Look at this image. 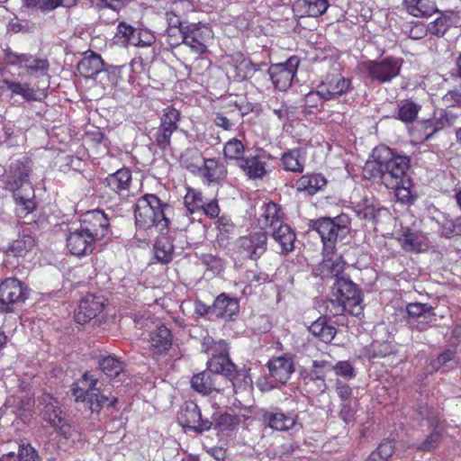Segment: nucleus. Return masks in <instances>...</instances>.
Listing matches in <instances>:
<instances>
[{
	"mask_svg": "<svg viewBox=\"0 0 461 461\" xmlns=\"http://www.w3.org/2000/svg\"><path fill=\"white\" fill-rule=\"evenodd\" d=\"M212 312L220 318H231L239 312V302L237 299L230 298L225 294H221L215 299Z\"/></svg>",
	"mask_w": 461,
	"mask_h": 461,
	"instance_id": "473e14b6",
	"label": "nucleus"
},
{
	"mask_svg": "<svg viewBox=\"0 0 461 461\" xmlns=\"http://www.w3.org/2000/svg\"><path fill=\"white\" fill-rule=\"evenodd\" d=\"M393 451L394 447L393 442L384 441L378 446L375 451L368 456L366 461H377L378 458L385 461L393 455Z\"/></svg>",
	"mask_w": 461,
	"mask_h": 461,
	"instance_id": "4d7b16f0",
	"label": "nucleus"
},
{
	"mask_svg": "<svg viewBox=\"0 0 461 461\" xmlns=\"http://www.w3.org/2000/svg\"><path fill=\"white\" fill-rule=\"evenodd\" d=\"M267 248L266 231H254L240 237L235 242L236 252L244 258L258 259Z\"/></svg>",
	"mask_w": 461,
	"mask_h": 461,
	"instance_id": "6e6552de",
	"label": "nucleus"
},
{
	"mask_svg": "<svg viewBox=\"0 0 461 461\" xmlns=\"http://www.w3.org/2000/svg\"><path fill=\"white\" fill-rule=\"evenodd\" d=\"M320 94L323 100H332L351 89V80L341 75H331L323 80L319 86Z\"/></svg>",
	"mask_w": 461,
	"mask_h": 461,
	"instance_id": "4be33fe9",
	"label": "nucleus"
},
{
	"mask_svg": "<svg viewBox=\"0 0 461 461\" xmlns=\"http://www.w3.org/2000/svg\"><path fill=\"white\" fill-rule=\"evenodd\" d=\"M28 7H38L42 11H51L60 5V0H23Z\"/></svg>",
	"mask_w": 461,
	"mask_h": 461,
	"instance_id": "052dcab7",
	"label": "nucleus"
},
{
	"mask_svg": "<svg viewBox=\"0 0 461 461\" xmlns=\"http://www.w3.org/2000/svg\"><path fill=\"white\" fill-rule=\"evenodd\" d=\"M427 25L429 34L437 37H442L451 27L452 19L450 15L441 14L437 19Z\"/></svg>",
	"mask_w": 461,
	"mask_h": 461,
	"instance_id": "09e8293b",
	"label": "nucleus"
},
{
	"mask_svg": "<svg viewBox=\"0 0 461 461\" xmlns=\"http://www.w3.org/2000/svg\"><path fill=\"white\" fill-rule=\"evenodd\" d=\"M363 174L365 178L373 180L379 179L384 185L385 168L382 151L377 156V158L366 161L363 169Z\"/></svg>",
	"mask_w": 461,
	"mask_h": 461,
	"instance_id": "79ce46f5",
	"label": "nucleus"
},
{
	"mask_svg": "<svg viewBox=\"0 0 461 461\" xmlns=\"http://www.w3.org/2000/svg\"><path fill=\"white\" fill-rule=\"evenodd\" d=\"M117 40L121 41L124 47L146 48L155 42L156 37L149 30L134 28L131 24L121 22L117 25Z\"/></svg>",
	"mask_w": 461,
	"mask_h": 461,
	"instance_id": "f8f14e48",
	"label": "nucleus"
},
{
	"mask_svg": "<svg viewBox=\"0 0 461 461\" xmlns=\"http://www.w3.org/2000/svg\"><path fill=\"white\" fill-rule=\"evenodd\" d=\"M306 153L303 149H293L282 155L281 162L286 171L302 173L304 168Z\"/></svg>",
	"mask_w": 461,
	"mask_h": 461,
	"instance_id": "f704fd0d",
	"label": "nucleus"
},
{
	"mask_svg": "<svg viewBox=\"0 0 461 461\" xmlns=\"http://www.w3.org/2000/svg\"><path fill=\"white\" fill-rule=\"evenodd\" d=\"M455 356V352L453 350L447 349L444 351L441 355L438 357L437 359L431 362L432 367L434 369H438L444 366H446L448 362H450Z\"/></svg>",
	"mask_w": 461,
	"mask_h": 461,
	"instance_id": "774afa93",
	"label": "nucleus"
},
{
	"mask_svg": "<svg viewBox=\"0 0 461 461\" xmlns=\"http://www.w3.org/2000/svg\"><path fill=\"white\" fill-rule=\"evenodd\" d=\"M337 375L350 379L355 376L354 368L348 361H339L331 366Z\"/></svg>",
	"mask_w": 461,
	"mask_h": 461,
	"instance_id": "680f3d73",
	"label": "nucleus"
},
{
	"mask_svg": "<svg viewBox=\"0 0 461 461\" xmlns=\"http://www.w3.org/2000/svg\"><path fill=\"white\" fill-rule=\"evenodd\" d=\"M180 113L174 107H167L160 119L156 141L159 147H166L170 143V139L175 131L178 128Z\"/></svg>",
	"mask_w": 461,
	"mask_h": 461,
	"instance_id": "6ab92c4d",
	"label": "nucleus"
},
{
	"mask_svg": "<svg viewBox=\"0 0 461 461\" xmlns=\"http://www.w3.org/2000/svg\"><path fill=\"white\" fill-rule=\"evenodd\" d=\"M28 297L27 287L18 279L9 277L0 284V303L9 305L24 302Z\"/></svg>",
	"mask_w": 461,
	"mask_h": 461,
	"instance_id": "aec40b11",
	"label": "nucleus"
},
{
	"mask_svg": "<svg viewBox=\"0 0 461 461\" xmlns=\"http://www.w3.org/2000/svg\"><path fill=\"white\" fill-rule=\"evenodd\" d=\"M226 176V169L223 165L220 164L213 158L204 159L198 176L205 185H211L224 178Z\"/></svg>",
	"mask_w": 461,
	"mask_h": 461,
	"instance_id": "2f4dec72",
	"label": "nucleus"
},
{
	"mask_svg": "<svg viewBox=\"0 0 461 461\" xmlns=\"http://www.w3.org/2000/svg\"><path fill=\"white\" fill-rule=\"evenodd\" d=\"M4 61L7 66L25 69L26 74L30 77H40L48 75L49 62L46 59L5 50Z\"/></svg>",
	"mask_w": 461,
	"mask_h": 461,
	"instance_id": "423d86ee",
	"label": "nucleus"
},
{
	"mask_svg": "<svg viewBox=\"0 0 461 461\" xmlns=\"http://www.w3.org/2000/svg\"><path fill=\"white\" fill-rule=\"evenodd\" d=\"M68 251L77 257H84L91 254L94 244L96 241L80 227L70 229L66 239Z\"/></svg>",
	"mask_w": 461,
	"mask_h": 461,
	"instance_id": "a211bd4d",
	"label": "nucleus"
},
{
	"mask_svg": "<svg viewBox=\"0 0 461 461\" xmlns=\"http://www.w3.org/2000/svg\"><path fill=\"white\" fill-rule=\"evenodd\" d=\"M1 461H41L38 451L30 443H21L18 447L17 455L10 451L3 454Z\"/></svg>",
	"mask_w": 461,
	"mask_h": 461,
	"instance_id": "58836bf2",
	"label": "nucleus"
},
{
	"mask_svg": "<svg viewBox=\"0 0 461 461\" xmlns=\"http://www.w3.org/2000/svg\"><path fill=\"white\" fill-rule=\"evenodd\" d=\"M131 173L129 168L123 167L117 169V194L121 199H129L133 197V192L131 191Z\"/></svg>",
	"mask_w": 461,
	"mask_h": 461,
	"instance_id": "a18cd8bd",
	"label": "nucleus"
},
{
	"mask_svg": "<svg viewBox=\"0 0 461 461\" xmlns=\"http://www.w3.org/2000/svg\"><path fill=\"white\" fill-rule=\"evenodd\" d=\"M179 424L194 431H206L212 427V422L203 419L199 407L193 402H185L177 414Z\"/></svg>",
	"mask_w": 461,
	"mask_h": 461,
	"instance_id": "2eb2a0df",
	"label": "nucleus"
},
{
	"mask_svg": "<svg viewBox=\"0 0 461 461\" xmlns=\"http://www.w3.org/2000/svg\"><path fill=\"white\" fill-rule=\"evenodd\" d=\"M78 72L85 77H92L102 70V60L98 55L84 57L77 64Z\"/></svg>",
	"mask_w": 461,
	"mask_h": 461,
	"instance_id": "c03bdc74",
	"label": "nucleus"
},
{
	"mask_svg": "<svg viewBox=\"0 0 461 461\" xmlns=\"http://www.w3.org/2000/svg\"><path fill=\"white\" fill-rule=\"evenodd\" d=\"M245 147L243 143L238 139H230L224 145L223 153L224 157L230 160H236L238 164L240 159H243Z\"/></svg>",
	"mask_w": 461,
	"mask_h": 461,
	"instance_id": "8fccbe9b",
	"label": "nucleus"
},
{
	"mask_svg": "<svg viewBox=\"0 0 461 461\" xmlns=\"http://www.w3.org/2000/svg\"><path fill=\"white\" fill-rule=\"evenodd\" d=\"M203 350L211 356L207 361L208 367L211 372L222 374L230 379L232 384L233 390L250 389L251 379L246 374H238L236 366L229 357V346L223 340H214L212 338H206L203 342Z\"/></svg>",
	"mask_w": 461,
	"mask_h": 461,
	"instance_id": "f257e3e1",
	"label": "nucleus"
},
{
	"mask_svg": "<svg viewBox=\"0 0 461 461\" xmlns=\"http://www.w3.org/2000/svg\"><path fill=\"white\" fill-rule=\"evenodd\" d=\"M406 311L411 321L418 317H424V319L431 317V305L429 303H411L406 306Z\"/></svg>",
	"mask_w": 461,
	"mask_h": 461,
	"instance_id": "5fc2aeb1",
	"label": "nucleus"
},
{
	"mask_svg": "<svg viewBox=\"0 0 461 461\" xmlns=\"http://www.w3.org/2000/svg\"><path fill=\"white\" fill-rule=\"evenodd\" d=\"M262 420L269 428L277 431L298 432L303 425L298 421V416L293 411L284 412L279 409L265 410L262 411Z\"/></svg>",
	"mask_w": 461,
	"mask_h": 461,
	"instance_id": "9b49d317",
	"label": "nucleus"
},
{
	"mask_svg": "<svg viewBox=\"0 0 461 461\" xmlns=\"http://www.w3.org/2000/svg\"><path fill=\"white\" fill-rule=\"evenodd\" d=\"M348 220L345 215H340L335 220L322 218L313 222L312 229L320 235L325 252H331L337 240L347 235L348 231Z\"/></svg>",
	"mask_w": 461,
	"mask_h": 461,
	"instance_id": "20e7f679",
	"label": "nucleus"
},
{
	"mask_svg": "<svg viewBox=\"0 0 461 461\" xmlns=\"http://www.w3.org/2000/svg\"><path fill=\"white\" fill-rule=\"evenodd\" d=\"M447 107L461 106V90H450L442 98Z\"/></svg>",
	"mask_w": 461,
	"mask_h": 461,
	"instance_id": "0e129e2a",
	"label": "nucleus"
},
{
	"mask_svg": "<svg viewBox=\"0 0 461 461\" xmlns=\"http://www.w3.org/2000/svg\"><path fill=\"white\" fill-rule=\"evenodd\" d=\"M310 332L325 343L330 342L335 335L336 329L328 323L326 318L321 317L313 321L309 327Z\"/></svg>",
	"mask_w": 461,
	"mask_h": 461,
	"instance_id": "a19ab883",
	"label": "nucleus"
},
{
	"mask_svg": "<svg viewBox=\"0 0 461 461\" xmlns=\"http://www.w3.org/2000/svg\"><path fill=\"white\" fill-rule=\"evenodd\" d=\"M149 343L154 355L165 354L172 346L171 331L164 325L158 326L150 337Z\"/></svg>",
	"mask_w": 461,
	"mask_h": 461,
	"instance_id": "c756f323",
	"label": "nucleus"
},
{
	"mask_svg": "<svg viewBox=\"0 0 461 461\" xmlns=\"http://www.w3.org/2000/svg\"><path fill=\"white\" fill-rule=\"evenodd\" d=\"M269 375L276 382L285 384L294 372V362L289 356L272 357L267 362Z\"/></svg>",
	"mask_w": 461,
	"mask_h": 461,
	"instance_id": "393cba45",
	"label": "nucleus"
},
{
	"mask_svg": "<svg viewBox=\"0 0 461 461\" xmlns=\"http://www.w3.org/2000/svg\"><path fill=\"white\" fill-rule=\"evenodd\" d=\"M11 93L12 95H21L24 100H36L35 91L27 83H20L9 79L0 81V94Z\"/></svg>",
	"mask_w": 461,
	"mask_h": 461,
	"instance_id": "c9c22d12",
	"label": "nucleus"
},
{
	"mask_svg": "<svg viewBox=\"0 0 461 461\" xmlns=\"http://www.w3.org/2000/svg\"><path fill=\"white\" fill-rule=\"evenodd\" d=\"M336 392H337L339 397L344 402L350 400V398L352 396L351 387L340 380H337V382H336Z\"/></svg>",
	"mask_w": 461,
	"mask_h": 461,
	"instance_id": "338daca9",
	"label": "nucleus"
},
{
	"mask_svg": "<svg viewBox=\"0 0 461 461\" xmlns=\"http://www.w3.org/2000/svg\"><path fill=\"white\" fill-rule=\"evenodd\" d=\"M393 348L388 342L374 341L365 348V356L368 358L383 357L391 354Z\"/></svg>",
	"mask_w": 461,
	"mask_h": 461,
	"instance_id": "603ef678",
	"label": "nucleus"
},
{
	"mask_svg": "<svg viewBox=\"0 0 461 461\" xmlns=\"http://www.w3.org/2000/svg\"><path fill=\"white\" fill-rule=\"evenodd\" d=\"M268 232L278 245L279 250L277 252L279 254L286 255L294 249L296 235L287 223L285 222Z\"/></svg>",
	"mask_w": 461,
	"mask_h": 461,
	"instance_id": "a878e982",
	"label": "nucleus"
},
{
	"mask_svg": "<svg viewBox=\"0 0 461 461\" xmlns=\"http://www.w3.org/2000/svg\"><path fill=\"white\" fill-rule=\"evenodd\" d=\"M420 414L422 421H425L429 427H432L433 430L422 442L416 446V448L421 451H432L441 440L443 426L439 420L438 413L435 410L424 408L420 410Z\"/></svg>",
	"mask_w": 461,
	"mask_h": 461,
	"instance_id": "4468645a",
	"label": "nucleus"
},
{
	"mask_svg": "<svg viewBox=\"0 0 461 461\" xmlns=\"http://www.w3.org/2000/svg\"><path fill=\"white\" fill-rule=\"evenodd\" d=\"M204 158L197 150H189L182 157L183 166L195 176H199Z\"/></svg>",
	"mask_w": 461,
	"mask_h": 461,
	"instance_id": "de8ad7c7",
	"label": "nucleus"
},
{
	"mask_svg": "<svg viewBox=\"0 0 461 461\" xmlns=\"http://www.w3.org/2000/svg\"><path fill=\"white\" fill-rule=\"evenodd\" d=\"M258 221L261 229L270 231L285 222V215L280 205L268 202L260 207Z\"/></svg>",
	"mask_w": 461,
	"mask_h": 461,
	"instance_id": "5701e85b",
	"label": "nucleus"
},
{
	"mask_svg": "<svg viewBox=\"0 0 461 461\" xmlns=\"http://www.w3.org/2000/svg\"><path fill=\"white\" fill-rule=\"evenodd\" d=\"M79 227L91 234L94 240H99L105 237L109 228V221L100 210L88 211L84 213Z\"/></svg>",
	"mask_w": 461,
	"mask_h": 461,
	"instance_id": "f3484780",
	"label": "nucleus"
},
{
	"mask_svg": "<svg viewBox=\"0 0 461 461\" xmlns=\"http://www.w3.org/2000/svg\"><path fill=\"white\" fill-rule=\"evenodd\" d=\"M355 212L359 218L365 220L375 219L378 209L373 200L365 199L355 205Z\"/></svg>",
	"mask_w": 461,
	"mask_h": 461,
	"instance_id": "864d4df0",
	"label": "nucleus"
},
{
	"mask_svg": "<svg viewBox=\"0 0 461 461\" xmlns=\"http://www.w3.org/2000/svg\"><path fill=\"white\" fill-rule=\"evenodd\" d=\"M212 375L208 372H202L194 375L191 379L192 388L199 393L209 394L213 390H217L215 380L220 374Z\"/></svg>",
	"mask_w": 461,
	"mask_h": 461,
	"instance_id": "4c0bfd02",
	"label": "nucleus"
},
{
	"mask_svg": "<svg viewBox=\"0 0 461 461\" xmlns=\"http://www.w3.org/2000/svg\"><path fill=\"white\" fill-rule=\"evenodd\" d=\"M442 118L440 119H434V120H431V121H428L424 123V129H425V131H426V136L424 138V140H428L429 139H431V137L437 132L439 130H441L443 128V122H442Z\"/></svg>",
	"mask_w": 461,
	"mask_h": 461,
	"instance_id": "69168bd1",
	"label": "nucleus"
},
{
	"mask_svg": "<svg viewBox=\"0 0 461 461\" xmlns=\"http://www.w3.org/2000/svg\"><path fill=\"white\" fill-rule=\"evenodd\" d=\"M34 246L35 240L31 230L25 228L19 234L18 239L10 245L7 253L14 257H24Z\"/></svg>",
	"mask_w": 461,
	"mask_h": 461,
	"instance_id": "e433bc0d",
	"label": "nucleus"
},
{
	"mask_svg": "<svg viewBox=\"0 0 461 461\" xmlns=\"http://www.w3.org/2000/svg\"><path fill=\"white\" fill-rule=\"evenodd\" d=\"M431 221L437 224L438 232L445 238L450 239L461 235V216L452 219L446 213L438 212Z\"/></svg>",
	"mask_w": 461,
	"mask_h": 461,
	"instance_id": "cd10ccee",
	"label": "nucleus"
},
{
	"mask_svg": "<svg viewBox=\"0 0 461 461\" xmlns=\"http://www.w3.org/2000/svg\"><path fill=\"white\" fill-rule=\"evenodd\" d=\"M420 107L413 102H405L398 110V119L404 122H413L418 115Z\"/></svg>",
	"mask_w": 461,
	"mask_h": 461,
	"instance_id": "6e6d98bb",
	"label": "nucleus"
},
{
	"mask_svg": "<svg viewBox=\"0 0 461 461\" xmlns=\"http://www.w3.org/2000/svg\"><path fill=\"white\" fill-rule=\"evenodd\" d=\"M174 246L171 240L164 235L158 237L154 245V255L158 261L168 263L173 258Z\"/></svg>",
	"mask_w": 461,
	"mask_h": 461,
	"instance_id": "37998d69",
	"label": "nucleus"
},
{
	"mask_svg": "<svg viewBox=\"0 0 461 461\" xmlns=\"http://www.w3.org/2000/svg\"><path fill=\"white\" fill-rule=\"evenodd\" d=\"M106 299L103 295L86 294L83 297L75 312V321L85 324L95 318L104 308Z\"/></svg>",
	"mask_w": 461,
	"mask_h": 461,
	"instance_id": "dca6fc26",
	"label": "nucleus"
},
{
	"mask_svg": "<svg viewBox=\"0 0 461 461\" xmlns=\"http://www.w3.org/2000/svg\"><path fill=\"white\" fill-rule=\"evenodd\" d=\"M99 366L101 371L110 378H113L115 375L114 373V367H115V358L112 356H108L105 357H103L99 361Z\"/></svg>",
	"mask_w": 461,
	"mask_h": 461,
	"instance_id": "e2e57ef3",
	"label": "nucleus"
},
{
	"mask_svg": "<svg viewBox=\"0 0 461 461\" xmlns=\"http://www.w3.org/2000/svg\"><path fill=\"white\" fill-rule=\"evenodd\" d=\"M82 383L87 385V389L77 386L73 387V395L77 402H88L91 403L90 408L94 410V400L96 402V407L101 406L102 403L106 401V398L103 396L102 399H99L98 389L95 387L97 379L94 378L93 375L88 373L84 374Z\"/></svg>",
	"mask_w": 461,
	"mask_h": 461,
	"instance_id": "b1692460",
	"label": "nucleus"
},
{
	"mask_svg": "<svg viewBox=\"0 0 461 461\" xmlns=\"http://www.w3.org/2000/svg\"><path fill=\"white\" fill-rule=\"evenodd\" d=\"M328 0H297L294 4V12L300 16L319 17L329 8Z\"/></svg>",
	"mask_w": 461,
	"mask_h": 461,
	"instance_id": "c85d7f7f",
	"label": "nucleus"
},
{
	"mask_svg": "<svg viewBox=\"0 0 461 461\" xmlns=\"http://www.w3.org/2000/svg\"><path fill=\"white\" fill-rule=\"evenodd\" d=\"M395 186H386L387 188L393 189L395 192V195L398 200L402 203H406L411 198V191L410 185L411 183L409 179H402V183H396Z\"/></svg>",
	"mask_w": 461,
	"mask_h": 461,
	"instance_id": "bf43d9fd",
	"label": "nucleus"
},
{
	"mask_svg": "<svg viewBox=\"0 0 461 461\" xmlns=\"http://www.w3.org/2000/svg\"><path fill=\"white\" fill-rule=\"evenodd\" d=\"M169 205L161 202L155 194H145L134 204L135 224L138 230L163 232L168 225L166 211Z\"/></svg>",
	"mask_w": 461,
	"mask_h": 461,
	"instance_id": "f03ea898",
	"label": "nucleus"
},
{
	"mask_svg": "<svg viewBox=\"0 0 461 461\" xmlns=\"http://www.w3.org/2000/svg\"><path fill=\"white\" fill-rule=\"evenodd\" d=\"M402 61L387 57L381 60H368L360 64V69L375 81L384 84L399 76Z\"/></svg>",
	"mask_w": 461,
	"mask_h": 461,
	"instance_id": "39448f33",
	"label": "nucleus"
},
{
	"mask_svg": "<svg viewBox=\"0 0 461 461\" xmlns=\"http://www.w3.org/2000/svg\"><path fill=\"white\" fill-rule=\"evenodd\" d=\"M398 240L406 251H421L427 246L426 236L409 228L403 229Z\"/></svg>",
	"mask_w": 461,
	"mask_h": 461,
	"instance_id": "7c9ffc66",
	"label": "nucleus"
},
{
	"mask_svg": "<svg viewBox=\"0 0 461 461\" xmlns=\"http://www.w3.org/2000/svg\"><path fill=\"white\" fill-rule=\"evenodd\" d=\"M30 173L29 162L22 160L13 162L6 178L3 180V187L15 194L27 183Z\"/></svg>",
	"mask_w": 461,
	"mask_h": 461,
	"instance_id": "412c9836",
	"label": "nucleus"
},
{
	"mask_svg": "<svg viewBox=\"0 0 461 461\" xmlns=\"http://www.w3.org/2000/svg\"><path fill=\"white\" fill-rule=\"evenodd\" d=\"M42 419L65 438L70 437V426L66 422L59 403L50 393H43L38 399Z\"/></svg>",
	"mask_w": 461,
	"mask_h": 461,
	"instance_id": "0eeeda50",
	"label": "nucleus"
},
{
	"mask_svg": "<svg viewBox=\"0 0 461 461\" xmlns=\"http://www.w3.org/2000/svg\"><path fill=\"white\" fill-rule=\"evenodd\" d=\"M385 168L384 185L395 186L405 179L406 172L410 167V158L406 156L393 155L388 148L382 149Z\"/></svg>",
	"mask_w": 461,
	"mask_h": 461,
	"instance_id": "1a4fd4ad",
	"label": "nucleus"
},
{
	"mask_svg": "<svg viewBox=\"0 0 461 461\" xmlns=\"http://www.w3.org/2000/svg\"><path fill=\"white\" fill-rule=\"evenodd\" d=\"M238 166L249 179H261L267 174L266 161L260 155L243 158Z\"/></svg>",
	"mask_w": 461,
	"mask_h": 461,
	"instance_id": "bb28decb",
	"label": "nucleus"
},
{
	"mask_svg": "<svg viewBox=\"0 0 461 461\" xmlns=\"http://www.w3.org/2000/svg\"><path fill=\"white\" fill-rule=\"evenodd\" d=\"M33 195V192H32V196H23L21 195L20 193H15L14 194L16 204V212L19 217H24L35 209V203L32 199Z\"/></svg>",
	"mask_w": 461,
	"mask_h": 461,
	"instance_id": "3c124183",
	"label": "nucleus"
},
{
	"mask_svg": "<svg viewBox=\"0 0 461 461\" xmlns=\"http://www.w3.org/2000/svg\"><path fill=\"white\" fill-rule=\"evenodd\" d=\"M346 263L341 257H336L334 258H327L323 261V268L327 269L332 276L338 280L340 276H345L343 271Z\"/></svg>",
	"mask_w": 461,
	"mask_h": 461,
	"instance_id": "13d9d810",
	"label": "nucleus"
},
{
	"mask_svg": "<svg viewBox=\"0 0 461 461\" xmlns=\"http://www.w3.org/2000/svg\"><path fill=\"white\" fill-rule=\"evenodd\" d=\"M181 42L187 46L196 55H202L207 50V41L212 37L211 31L198 23H191L179 29Z\"/></svg>",
	"mask_w": 461,
	"mask_h": 461,
	"instance_id": "9d476101",
	"label": "nucleus"
},
{
	"mask_svg": "<svg viewBox=\"0 0 461 461\" xmlns=\"http://www.w3.org/2000/svg\"><path fill=\"white\" fill-rule=\"evenodd\" d=\"M184 204L186 212L190 215L202 212L203 200L201 192L193 188H187V192L184 197Z\"/></svg>",
	"mask_w": 461,
	"mask_h": 461,
	"instance_id": "49530a36",
	"label": "nucleus"
},
{
	"mask_svg": "<svg viewBox=\"0 0 461 461\" xmlns=\"http://www.w3.org/2000/svg\"><path fill=\"white\" fill-rule=\"evenodd\" d=\"M403 5L414 17H429L438 13L437 5L432 0H403Z\"/></svg>",
	"mask_w": 461,
	"mask_h": 461,
	"instance_id": "72a5a7b5",
	"label": "nucleus"
},
{
	"mask_svg": "<svg viewBox=\"0 0 461 461\" xmlns=\"http://www.w3.org/2000/svg\"><path fill=\"white\" fill-rule=\"evenodd\" d=\"M327 184V181L321 174H311L303 176L296 183L297 189L305 191L312 195L321 190Z\"/></svg>",
	"mask_w": 461,
	"mask_h": 461,
	"instance_id": "ea45409f",
	"label": "nucleus"
},
{
	"mask_svg": "<svg viewBox=\"0 0 461 461\" xmlns=\"http://www.w3.org/2000/svg\"><path fill=\"white\" fill-rule=\"evenodd\" d=\"M299 59L290 57L285 62L274 64L269 68V75L275 87L280 91H286L297 73Z\"/></svg>",
	"mask_w": 461,
	"mask_h": 461,
	"instance_id": "ddd939ff",
	"label": "nucleus"
},
{
	"mask_svg": "<svg viewBox=\"0 0 461 461\" xmlns=\"http://www.w3.org/2000/svg\"><path fill=\"white\" fill-rule=\"evenodd\" d=\"M333 296L328 301L326 308L333 316L344 312L359 316L363 312L361 291L348 276H340L333 285Z\"/></svg>",
	"mask_w": 461,
	"mask_h": 461,
	"instance_id": "7ed1b4c3",
	"label": "nucleus"
}]
</instances>
